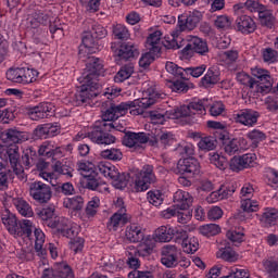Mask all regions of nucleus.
Wrapping results in <instances>:
<instances>
[{
	"label": "nucleus",
	"instance_id": "7",
	"mask_svg": "<svg viewBox=\"0 0 278 278\" xmlns=\"http://www.w3.org/2000/svg\"><path fill=\"white\" fill-rule=\"evenodd\" d=\"M254 84H252V92L254 94H264L267 90H270L273 83L270 81V73L262 67H253L252 70Z\"/></svg>",
	"mask_w": 278,
	"mask_h": 278
},
{
	"label": "nucleus",
	"instance_id": "64",
	"mask_svg": "<svg viewBox=\"0 0 278 278\" xmlns=\"http://www.w3.org/2000/svg\"><path fill=\"white\" fill-rule=\"evenodd\" d=\"M265 177L271 187H278V172L274 168H267Z\"/></svg>",
	"mask_w": 278,
	"mask_h": 278
},
{
	"label": "nucleus",
	"instance_id": "60",
	"mask_svg": "<svg viewBox=\"0 0 278 278\" xmlns=\"http://www.w3.org/2000/svg\"><path fill=\"white\" fill-rule=\"evenodd\" d=\"M53 170L52 173H58V175H65V177H73V167L68 165L62 164V162L58 161L53 165Z\"/></svg>",
	"mask_w": 278,
	"mask_h": 278
},
{
	"label": "nucleus",
	"instance_id": "34",
	"mask_svg": "<svg viewBox=\"0 0 278 278\" xmlns=\"http://www.w3.org/2000/svg\"><path fill=\"white\" fill-rule=\"evenodd\" d=\"M140 52L138 51V46L127 42L123 43L118 49L117 55L123 60H131V58H136Z\"/></svg>",
	"mask_w": 278,
	"mask_h": 278
},
{
	"label": "nucleus",
	"instance_id": "41",
	"mask_svg": "<svg viewBox=\"0 0 278 278\" xmlns=\"http://www.w3.org/2000/svg\"><path fill=\"white\" fill-rule=\"evenodd\" d=\"M156 242H170L173 240L170 225L160 226L154 231Z\"/></svg>",
	"mask_w": 278,
	"mask_h": 278
},
{
	"label": "nucleus",
	"instance_id": "19",
	"mask_svg": "<svg viewBox=\"0 0 278 278\" xmlns=\"http://www.w3.org/2000/svg\"><path fill=\"white\" fill-rule=\"evenodd\" d=\"M247 149H249V141L244 137L229 139L224 142V151L228 155H233L238 151H247Z\"/></svg>",
	"mask_w": 278,
	"mask_h": 278
},
{
	"label": "nucleus",
	"instance_id": "17",
	"mask_svg": "<svg viewBox=\"0 0 278 278\" xmlns=\"http://www.w3.org/2000/svg\"><path fill=\"white\" fill-rule=\"evenodd\" d=\"M51 23V18L49 14L43 12H35L23 22V25L27 27V29H38L41 25H49Z\"/></svg>",
	"mask_w": 278,
	"mask_h": 278
},
{
	"label": "nucleus",
	"instance_id": "49",
	"mask_svg": "<svg viewBox=\"0 0 278 278\" xmlns=\"http://www.w3.org/2000/svg\"><path fill=\"white\" fill-rule=\"evenodd\" d=\"M248 140H250L252 147H257L260 142H264L266 140V134L262 132V130L253 129L247 134Z\"/></svg>",
	"mask_w": 278,
	"mask_h": 278
},
{
	"label": "nucleus",
	"instance_id": "21",
	"mask_svg": "<svg viewBox=\"0 0 278 278\" xmlns=\"http://www.w3.org/2000/svg\"><path fill=\"white\" fill-rule=\"evenodd\" d=\"M131 216L127 213H114L108 224L106 227L109 231H118L121 227H125L130 220Z\"/></svg>",
	"mask_w": 278,
	"mask_h": 278
},
{
	"label": "nucleus",
	"instance_id": "10",
	"mask_svg": "<svg viewBox=\"0 0 278 278\" xmlns=\"http://www.w3.org/2000/svg\"><path fill=\"white\" fill-rule=\"evenodd\" d=\"M55 114V105L51 102H41L37 106L28 110V116L30 121H40L42 118H49Z\"/></svg>",
	"mask_w": 278,
	"mask_h": 278
},
{
	"label": "nucleus",
	"instance_id": "61",
	"mask_svg": "<svg viewBox=\"0 0 278 278\" xmlns=\"http://www.w3.org/2000/svg\"><path fill=\"white\" fill-rule=\"evenodd\" d=\"M165 71H167L169 75H173L174 77H180L181 79H184V73H186V70L179 67L177 64L173 62H167L165 64Z\"/></svg>",
	"mask_w": 278,
	"mask_h": 278
},
{
	"label": "nucleus",
	"instance_id": "46",
	"mask_svg": "<svg viewBox=\"0 0 278 278\" xmlns=\"http://www.w3.org/2000/svg\"><path fill=\"white\" fill-rule=\"evenodd\" d=\"M55 270L58 278H75V271L67 263H56Z\"/></svg>",
	"mask_w": 278,
	"mask_h": 278
},
{
	"label": "nucleus",
	"instance_id": "32",
	"mask_svg": "<svg viewBox=\"0 0 278 278\" xmlns=\"http://www.w3.org/2000/svg\"><path fill=\"white\" fill-rule=\"evenodd\" d=\"M216 257L217 260H223L224 262L233 263L240 260V254H238V252H236L231 247H225L220 248L216 252Z\"/></svg>",
	"mask_w": 278,
	"mask_h": 278
},
{
	"label": "nucleus",
	"instance_id": "13",
	"mask_svg": "<svg viewBox=\"0 0 278 278\" xmlns=\"http://www.w3.org/2000/svg\"><path fill=\"white\" fill-rule=\"evenodd\" d=\"M178 173L181 175H199L201 173V164L194 157L180 159L177 164Z\"/></svg>",
	"mask_w": 278,
	"mask_h": 278
},
{
	"label": "nucleus",
	"instance_id": "54",
	"mask_svg": "<svg viewBox=\"0 0 278 278\" xmlns=\"http://www.w3.org/2000/svg\"><path fill=\"white\" fill-rule=\"evenodd\" d=\"M199 232L202 236H218V233L220 232V226H218L217 224H206L203 226L199 227Z\"/></svg>",
	"mask_w": 278,
	"mask_h": 278
},
{
	"label": "nucleus",
	"instance_id": "20",
	"mask_svg": "<svg viewBox=\"0 0 278 278\" xmlns=\"http://www.w3.org/2000/svg\"><path fill=\"white\" fill-rule=\"evenodd\" d=\"M99 51V45H97V38L90 33H85L83 36V45L79 47L80 58H86L90 53H97Z\"/></svg>",
	"mask_w": 278,
	"mask_h": 278
},
{
	"label": "nucleus",
	"instance_id": "36",
	"mask_svg": "<svg viewBox=\"0 0 278 278\" xmlns=\"http://www.w3.org/2000/svg\"><path fill=\"white\" fill-rule=\"evenodd\" d=\"M182 31H186V29H181V27L177 26L174 30L170 33V37H165L163 45L166 47V49H180L181 46L179 45V36Z\"/></svg>",
	"mask_w": 278,
	"mask_h": 278
},
{
	"label": "nucleus",
	"instance_id": "33",
	"mask_svg": "<svg viewBox=\"0 0 278 278\" xmlns=\"http://www.w3.org/2000/svg\"><path fill=\"white\" fill-rule=\"evenodd\" d=\"M140 253L141 252L134 245L128 247L126 250V257H128L127 266L132 270H138V268H140V260L138 258Z\"/></svg>",
	"mask_w": 278,
	"mask_h": 278
},
{
	"label": "nucleus",
	"instance_id": "39",
	"mask_svg": "<svg viewBox=\"0 0 278 278\" xmlns=\"http://www.w3.org/2000/svg\"><path fill=\"white\" fill-rule=\"evenodd\" d=\"M13 205H15L17 212L22 216H26L28 218H31V216H34V210H31V206L29 205V203H27V201L21 198H16L13 199Z\"/></svg>",
	"mask_w": 278,
	"mask_h": 278
},
{
	"label": "nucleus",
	"instance_id": "37",
	"mask_svg": "<svg viewBox=\"0 0 278 278\" xmlns=\"http://www.w3.org/2000/svg\"><path fill=\"white\" fill-rule=\"evenodd\" d=\"M220 81V72L216 68L211 67L207 70L206 74L201 78V84L205 88L214 86Z\"/></svg>",
	"mask_w": 278,
	"mask_h": 278
},
{
	"label": "nucleus",
	"instance_id": "53",
	"mask_svg": "<svg viewBox=\"0 0 278 278\" xmlns=\"http://www.w3.org/2000/svg\"><path fill=\"white\" fill-rule=\"evenodd\" d=\"M228 240L238 247V244H242L244 242V231L242 229L238 230H228L226 233Z\"/></svg>",
	"mask_w": 278,
	"mask_h": 278
},
{
	"label": "nucleus",
	"instance_id": "51",
	"mask_svg": "<svg viewBox=\"0 0 278 278\" xmlns=\"http://www.w3.org/2000/svg\"><path fill=\"white\" fill-rule=\"evenodd\" d=\"M101 157L104 160H111L112 162H118L123 160V152L119 149L112 148L101 152Z\"/></svg>",
	"mask_w": 278,
	"mask_h": 278
},
{
	"label": "nucleus",
	"instance_id": "25",
	"mask_svg": "<svg viewBox=\"0 0 278 278\" xmlns=\"http://www.w3.org/2000/svg\"><path fill=\"white\" fill-rule=\"evenodd\" d=\"M244 10L249 12H260L264 10V5L260 3V0H247L245 3H238L233 5L235 14H242Z\"/></svg>",
	"mask_w": 278,
	"mask_h": 278
},
{
	"label": "nucleus",
	"instance_id": "12",
	"mask_svg": "<svg viewBox=\"0 0 278 278\" xmlns=\"http://www.w3.org/2000/svg\"><path fill=\"white\" fill-rule=\"evenodd\" d=\"M49 227L58 229L66 238H73L79 233V225L71 223L68 218L64 217L58 218V223H50Z\"/></svg>",
	"mask_w": 278,
	"mask_h": 278
},
{
	"label": "nucleus",
	"instance_id": "5",
	"mask_svg": "<svg viewBox=\"0 0 278 278\" xmlns=\"http://www.w3.org/2000/svg\"><path fill=\"white\" fill-rule=\"evenodd\" d=\"M38 71L29 67H11L7 71V79L13 84L27 86L38 79Z\"/></svg>",
	"mask_w": 278,
	"mask_h": 278
},
{
	"label": "nucleus",
	"instance_id": "62",
	"mask_svg": "<svg viewBox=\"0 0 278 278\" xmlns=\"http://www.w3.org/2000/svg\"><path fill=\"white\" fill-rule=\"evenodd\" d=\"M38 153L43 157H53L55 155V148L51 144V141H46L40 146Z\"/></svg>",
	"mask_w": 278,
	"mask_h": 278
},
{
	"label": "nucleus",
	"instance_id": "31",
	"mask_svg": "<svg viewBox=\"0 0 278 278\" xmlns=\"http://www.w3.org/2000/svg\"><path fill=\"white\" fill-rule=\"evenodd\" d=\"M37 168L40 170L39 177H41V179L48 181V184H51V186H55V184H58V174L45 170L46 168H49V163L40 161L37 164Z\"/></svg>",
	"mask_w": 278,
	"mask_h": 278
},
{
	"label": "nucleus",
	"instance_id": "8",
	"mask_svg": "<svg viewBox=\"0 0 278 278\" xmlns=\"http://www.w3.org/2000/svg\"><path fill=\"white\" fill-rule=\"evenodd\" d=\"M155 184V174L153 173V166L146 165L135 176V188L137 192H144L149 190V186Z\"/></svg>",
	"mask_w": 278,
	"mask_h": 278
},
{
	"label": "nucleus",
	"instance_id": "28",
	"mask_svg": "<svg viewBox=\"0 0 278 278\" xmlns=\"http://www.w3.org/2000/svg\"><path fill=\"white\" fill-rule=\"evenodd\" d=\"M1 220L4 227L12 236H16V230L18 229V223L16 222V216L10 212V210L4 208L1 213Z\"/></svg>",
	"mask_w": 278,
	"mask_h": 278
},
{
	"label": "nucleus",
	"instance_id": "27",
	"mask_svg": "<svg viewBox=\"0 0 278 278\" xmlns=\"http://www.w3.org/2000/svg\"><path fill=\"white\" fill-rule=\"evenodd\" d=\"M125 237L129 242H141L144 238V229L138 224H130L126 227Z\"/></svg>",
	"mask_w": 278,
	"mask_h": 278
},
{
	"label": "nucleus",
	"instance_id": "55",
	"mask_svg": "<svg viewBox=\"0 0 278 278\" xmlns=\"http://www.w3.org/2000/svg\"><path fill=\"white\" fill-rule=\"evenodd\" d=\"M113 35L117 40H129L131 36L127 26L123 24H117L113 27Z\"/></svg>",
	"mask_w": 278,
	"mask_h": 278
},
{
	"label": "nucleus",
	"instance_id": "15",
	"mask_svg": "<svg viewBox=\"0 0 278 278\" xmlns=\"http://www.w3.org/2000/svg\"><path fill=\"white\" fill-rule=\"evenodd\" d=\"M149 142L146 132H127L123 138V144L129 149H142V144Z\"/></svg>",
	"mask_w": 278,
	"mask_h": 278
},
{
	"label": "nucleus",
	"instance_id": "59",
	"mask_svg": "<svg viewBox=\"0 0 278 278\" xmlns=\"http://www.w3.org/2000/svg\"><path fill=\"white\" fill-rule=\"evenodd\" d=\"M239 58V52L238 50H227L224 52H220L219 54V60L222 62H225V64H233Z\"/></svg>",
	"mask_w": 278,
	"mask_h": 278
},
{
	"label": "nucleus",
	"instance_id": "16",
	"mask_svg": "<svg viewBox=\"0 0 278 278\" xmlns=\"http://www.w3.org/2000/svg\"><path fill=\"white\" fill-rule=\"evenodd\" d=\"M201 12L199 11L184 13L178 16V27H180V29L192 30L199 23H201Z\"/></svg>",
	"mask_w": 278,
	"mask_h": 278
},
{
	"label": "nucleus",
	"instance_id": "18",
	"mask_svg": "<svg viewBox=\"0 0 278 278\" xmlns=\"http://www.w3.org/2000/svg\"><path fill=\"white\" fill-rule=\"evenodd\" d=\"M257 160L254 153H247L241 156H235L230 160L231 170L238 172L243 170V168H249L253 166V163Z\"/></svg>",
	"mask_w": 278,
	"mask_h": 278
},
{
	"label": "nucleus",
	"instance_id": "57",
	"mask_svg": "<svg viewBox=\"0 0 278 278\" xmlns=\"http://www.w3.org/2000/svg\"><path fill=\"white\" fill-rule=\"evenodd\" d=\"M192 114L194 116V114H200L201 116H203L206 112V108H207V100H198V101H193L191 103H189Z\"/></svg>",
	"mask_w": 278,
	"mask_h": 278
},
{
	"label": "nucleus",
	"instance_id": "63",
	"mask_svg": "<svg viewBox=\"0 0 278 278\" xmlns=\"http://www.w3.org/2000/svg\"><path fill=\"white\" fill-rule=\"evenodd\" d=\"M212 164L219 168V170H225L227 168V157L218 154V153H213L210 157Z\"/></svg>",
	"mask_w": 278,
	"mask_h": 278
},
{
	"label": "nucleus",
	"instance_id": "30",
	"mask_svg": "<svg viewBox=\"0 0 278 278\" xmlns=\"http://www.w3.org/2000/svg\"><path fill=\"white\" fill-rule=\"evenodd\" d=\"M60 134V126L53 124H45L35 129L37 138H53Z\"/></svg>",
	"mask_w": 278,
	"mask_h": 278
},
{
	"label": "nucleus",
	"instance_id": "48",
	"mask_svg": "<svg viewBox=\"0 0 278 278\" xmlns=\"http://www.w3.org/2000/svg\"><path fill=\"white\" fill-rule=\"evenodd\" d=\"M147 199L154 207H160L164 203V193L160 190H151L147 193Z\"/></svg>",
	"mask_w": 278,
	"mask_h": 278
},
{
	"label": "nucleus",
	"instance_id": "47",
	"mask_svg": "<svg viewBox=\"0 0 278 278\" xmlns=\"http://www.w3.org/2000/svg\"><path fill=\"white\" fill-rule=\"evenodd\" d=\"M134 75V66L125 65L123 66L114 77L116 84H123L126 79H129Z\"/></svg>",
	"mask_w": 278,
	"mask_h": 278
},
{
	"label": "nucleus",
	"instance_id": "42",
	"mask_svg": "<svg viewBox=\"0 0 278 278\" xmlns=\"http://www.w3.org/2000/svg\"><path fill=\"white\" fill-rule=\"evenodd\" d=\"M63 205L67 210H73L74 212H78L84 207V198L79 195H75L73 198H65L63 201Z\"/></svg>",
	"mask_w": 278,
	"mask_h": 278
},
{
	"label": "nucleus",
	"instance_id": "1",
	"mask_svg": "<svg viewBox=\"0 0 278 278\" xmlns=\"http://www.w3.org/2000/svg\"><path fill=\"white\" fill-rule=\"evenodd\" d=\"M105 71L103 70V61L89 56L86 68L83 75L78 78L80 84V90L77 94V103L78 105H90V101L99 94V88L101 85L99 84L100 75H103Z\"/></svg>",
	"mask_w": 278,
	"mask_h": 278
},
{
	"label": "nucleus",
	"instance_id": "4",
	"mask_svg": "<svg viewBox=\"0 0 278 278\" xmlns=\"http://www.w3.org/2000/svg\"><path fill=\"white\" fill-rule=\"evenodd\" d=\"M98 170L103 175L106 179H110L112 186L117 190H123V188H127L128 179L127 175L121 174L118 168L111 163H99Z\"/></svg>",
	"mask_w": 278,
	"mask_h": 278
},
{
	"label": "nucleus",
	"instance_id": "14",
	"mask_svg": "<svg viewBox=\"0 0 278 278\" xmlns=\"http://www.w3.org/2000/svg\"><path fill=\"white\" fill-rule=\"evenodd\" d=\"M236 123L244 125V127H253L257 124V118H260V113L251 109H243L233 114Z\"/></svg>",
	"mask_w": 278,
	"mask_h": 278
},
{
	"label": "nucleus",
	"instance_id": "9",
	"mask_svg": "<svg viewBox=\"0 0 278 278\" xmlns=\"http://www.w3.org/2000/svg\"><path fill=\"white\" fill-rule=\"evenodd\" d=\"M179 256H181V250L177 245H164L161 251V264L166 268H176L179 266Z\"/></svg>",
	"mask_w": 278,
	"mask_h": 278
},
{
	"label": "nucleus",
	"instance_id": "29",
	"mask_svg": "<svg viewBox=\"0 0 278 278\" xmlns=\"http://www.w3.org/2000/svg\"><path fill=\"white\" fill-rule=\"evenodd\" d=\"M35 236V253L38 257L41 260H45L47 257V249H45V240L46 236L42 229L37 228L34 232Z\"/></svg>",
	"mask_w": 278,
	"mask_h": 278
},
{
	"label": "nucleus",
	"instance_id": "23",
	"mask_svg": "<svg viewBox=\"0 0 278 278\" xmlns=\"http://www.w3.org/2000/svg\"><path fill=\"white\" fill-rule=\"evenodd\" d=\"M146 49L151 53H160L162 51V30H154L149 35L146 41Z\"/></svg>",
	"mask_w": 278,
	"mask_h": 278
},
{
	"label": "nucleus",
	"instance_id": "58",
	"mask_svg": "<svg viewBox=\"0 0 278 278\" xmlns=\"http://www.w3.org/2000/svg\"><path fill=\"white\" fill-rule=\"evenodd\" d=\"M241 210L243 212H257L260 210V202L252 200L251 198H245L241 200Z\"/></svg>",
	"mask_w": 278,
	"mask_h": 278
},
{
	"label": "nucleus",
	"instance_id": "11",
	"mask_svg": "<svg viewBox=\"0 0 278 278\" xmlns=\"http://www.w3.org/2000/svg\"><path fill=\"white\" fill-rule=\"evenodd\" d=\"M29 194L39 203H47L51 199V188L42 181H35L29 185Z\"/></svg>",
	"mask_w": 278,
	"mask_h": 278
},
{
	"label": "nucleus",
	"instance_id": "26",
	"mask_svg": "<svg viewBox=\"0 0 278 278\" xmlns=\"http://www.w3.org/2000/svg\"><path fill=\"white\" fill-rule=\"evenodd\" d=\"M194 198L188 191L178 190L174 193V203L179 210H188L192 205Z\"/></svg>",
	"mask_w": 278,
	"mask_h": 278
},
{
	"label": "nucleus",
	"instance_id": "3",
	"mask_svg": "<svg viewBox=\"0 0 278 278\" xmlns=\"http://www.w3.org/2000/svg\"><path fill=\"white\" fill-rule=\"evenodd\" d=\"M0 140L4 142V146H0V160L2 162H10L15 175L22 180L25 179V169L18 163L21 153H18V146L16 144L29 140V135L25 131L9 129L2 132ZM10 142H13V144H10Z\"/></svg>",
	"mask_w": 278,
	"mask_h": 278
},
{
	"label": "nucleus",
	"instance_id": "2",
	"mask_svg": "<svg viewBox=\"0 0 278 278\" xmlns=\"http://www.w3.org/2000/svg\"><path fill=\"white\" fill-rule=\"evenodd\" d=\"M160 100V94L155 88L150 87L143 91L142 98L134 101L122 102L121 104H112L105 112L102 113V122L100 123H111L112 121H117L121 116L127 114V110H130V114L138 116L144 114V110L154 105ZM132 108V110H131Z\"/></svg>",
	"mask_w": 278,
	"mask_h": 278
},
{
	"label": "nucleus",
	"instance_id": "44",
	"mask_svg": "<svg viewBox=\"0 0 278 278\" xmlns=\"http://www.w3.org/2000/svg\"><path fill=\"white\" fill-rule=\"evenodd\" d=\"M37 214L39 218L42 219L46 225H48V227L51 225V223H58V217H55V208L53 207L42 208Z\"/></svg>",
	"mask_w": 278,
	"mask_h": 278
},
{
	"label": "nucleus",
	"instance_id": "35",
	"mask_svg": "<svg viewBox=\"0 0 278 278\" xmlns=\"http://www.w3.org/2000/svg\"><path fill=\"white\" fill-rule=\"evenodd\" d=\"M155 242H159L157 239H155V235L153 233V236L148 235L144 236L141 239V243L139 245V252L141 253V255H149L152 253L153 249H155Z\"/></svg>",
	"mask_w": 278,
	"mask_h": 278
},
{
	"label": "nucleus",
	"instance_id": "52",
	"mask_svg": "<svg viewBox=\"0 0 278 278\" xmlns=\"http://www.w3.org/2000/svg\"><path fill=\"white\" fill-rule=\"evenodd\" d=\"M264 269L269 277L278 278V262L273 258H266L263 261Z\"/></svg>",
	"mask_w": 278,
	"mask_h": 278
},
{
	"label": "nucleus",
	"instance_id": "56",
	"mask_svg": "<svg viewBox=\"0 0 278 278\" xmlns=\"http://www.w3.org/2000/svg\"><path fill=\"white\" fill-rule=\"evenodd\" d=\"M198 147L201 151H214L216 149V139L214 137H203L198 142Z\"/></svg>",
	"mask_w": 278,
	"mask_h": 278
},
{
	"label": "nucleus",
	"instance_id": "45",
	"mask_svg": "<svg viewBox=\"0 0 278 278\" xmlns=\"http://www.w3.org/2000/svg\"><path fill=\"white\" fill-rule=\"evenodd\" d=\"M78 170L85 178L90 177L97 174V165L90 161H83L78 163Z\"/></svg>",
	"mask_w": 278,
	"mask_h": 278
},
{
	"label": "nucleus",
	"instance_id": "24",
	"mask_svg": "<svg viewBox=\"0 0 278 278\" xmlns=\"http://www.w3.org/2000/svg\"><path fill=\"white\" fill-rule=\"evenodd\" d=\"M186 40L187 42H189V47H191L193 51L199 55H205L210 52L206 40H203L200 37L192 35L187 36Z\"/></svg>",
	"mask_w": 278,
	"mask_h": 278
},
{
	"label": "nucleus",
	"instance_id": "43",
	"mask_svg": "<svg viewBox=\"0 0 278 278\" xmlns=\"http://www.w3.org/2000/svg\"><path fill=\"white\" fill-rule=\"evenodd\" d=\"M182 251L188 254L199 251V239L197 237H187L181 243Z\"/></svg>",
	"mask_w": 278,
	"mask_h": 278
},
{
	"label": "nucleus",
	"instance_id": "38",
	"mask_svg": "<svg viewBox=\"0 0 278 278\" xmlns=\"http://www.w3.org/2000/svg\"><path fill=\"white\" fill-rule=\"evenodd\" d=\"M101 206V200L99 197H93L91 200L87 203V206L85 208V216L87 220H92L99 212V207Z\"/></svg>",
	"mask_w": 278,
	"mask_h": 278
},
{
	"label": "nucleus",
	"instance_id": "6",
	"mask_svg": "<svg viewBox=\"0 0 278 278\" xmlns=\"http://www.w3.org/2000/svg\"><path fill=\"white\" fill-rule=\"evenodd\" d=\"M112 129H114V124H108L105 122L100 123L88 132V138L96 144H114V142H116V137L105 132L112 131Z\"/></svg>",
	"mask_w": 278,
	"mask_h": 278
},
{
	"label": "nucleus",
	"instance_id": "50",
	"mask_svg": "<svg viewBox=\"0 0 278 278\" xmlns=\"http://www.w3.org/2000/svg\"><path fill=\"white\" fill-rule=\"evenodd\" d=\"M278 218V210L277 208H267L264 211L261 220L264 225H275Z\"/></svg>",
	"mask_w": 278,
	"mask_h": 278
},
{
	"label": "nucleus",
	"instance_id": "22",
	"mask_svg": "<svg viewBox=\"0 0 278 278\" xmlns=\"http://www.w3.org/2000/svg\"><path fill=\"white\" fill-rule=\"evenodd\" d=\"M238 31L241 34H253L257 29L255 21L249 15H241L236 20Z\"/></svg>",
	"mask_w": 278,
	"mask_h": 278
},
{
	"label": "nucleus",
	"instance_id": "40",
	"mask_svg": "<svg viewBox=\"0 0 278 278\" xmlns=\"http://www.w3.org/2000/svg\"><path fill=\"white\" fill-rule=\"evenodd\" d=\"M258 18L261 24L269 29L273 28V25H275V15L273 14V10L266 7H263V9H261L258 12Z\"/></svg>",
	"mask_w": 278,
	"mask_h": 278
}]
</instances>
